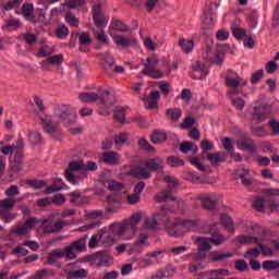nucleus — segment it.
Masks as SVG:
<instances>
[{
  "label": "nucleus",
  "mask_w": 279,
  "mask_h": 279,
  "mask_svg": "<svg viewBox=\"0 0 279 279\" xmlns=\"http://www.w3.org/2000/svg\"><path fill=\"white\" fill-rule=\"evenodd\" d=\"M106 202L107 206L105 207V210L109 215H112V213H117L119 208H121V197L117 195H108Z\"/></svg>",
  "instance_id": "13"
},
{
  "label": "nucleus",
  "mask_w": 279,
  "mask_h": 279,
  "mask_svg": "<svg viewBox=\"0 0 279 279\" xmlns=\"http://www.w3.org/2000/svg\"><path fill=\"white\" fill-rule=\"evenodd\" d=\"M92 12L94 25L96 27H106V25H108V22H106V15L101 11V4L94 5Z\"/></svg>",
  "instance_id": "10"
},
{
  "label": "nucleus",
  "mask_w": 279,
  "mask_h": 279,
  "mask_svg": "<svg viewBox=\"0 0 279 279\" xmlns=\"http://www.w3.org/2000/svg\"><path fill=\"white\" fill-rule=\"evenodd\" d=\"M102 69L107 75H114V57L110 52H105L102 57Z\"/></svg>",
  "instance_id": "15"
},
{
  "label": "nucleus",
  "mask_w": 279,
  "mask_h": 279,
  "mask_svg": "<svg viewBox=\"0 0 279 279\" xmlns=\"http://www.w3.org/2000/svg\"><path fill=\"white\" fill-rule=\"evenodd\" d=\"M163 181L166 182L170 191H173V189H178V186H180V183L178 182V180H175V178L171 175L163 177Z\"/></svg>",
  "instance_id": "47"
},
{
  "label": "nucleus",
  "mask_w": 279,
  "mask_h": 279,
  "mask_svg": "<svg viewBox=\"0 0 279 279\" xmlns=\"http://www.w3.org/2000/svg\"><path fill=\"white\" fill-rule=\"evenodd\" d=\"M182 221L175 220L172 226L167 228V232L169 236H182L184 234V230H182Z\"/></svg>",
  "instance_id": "20"
},
{
  "label": "nucleus",
  "mask_w": 279,
  "mask_h": 279,
  "mask_svg": "<svg viewBox=\"0 0 279 279\" xmlns=\"http://www.w3.org/2000/svg\"><path fill=\"white\" fill-rule=\"evenodd\" d=\"M189 162L193 167H196V169H198V171H203V172L206 171V166H204V163H202V161H199V158H197V157H190L189 158Z\"/></svg>",
  "instance_id": "51"
},
{
  "label": "nucleus",
  "mask_w": 279,
  "mask_h": 279,
  "mask_svg": "<svg viewBox=\"0 0 279 279\" xmlns=\"http://www.w3.org/2000/svg\"><path fill=\"white\" fill-rule=\"evenodd\" d=\"M144 226L148 230H156L158 228V220L156 218H146Z\"/></svg>",
  "instance_id": "61"
},
{
  "label": "nucleus",
  "mask_w": 279,
  "mask_h": 279,
  "mask_svg": "<svg viewBox=\"0 0 279 279\" xmlns=\"http://www.w3.org/2000/svg\"><path fill=\"white\" fill-rule=\"evenodd\" d=\"M147 239H149V235L147 233H140V236L134 242L133 247H143V245L147 243Z\"/></svg>",
  "instance_id": "55"
},
{
  "label": "nucleus",
  "mask_w": 279,
  "mask_h": 279,
  "mask_svg": "<svg viewBox=\"0 0 279 279\" xmlns=\"http://www.w3.org/2000/svg\"><path fill=\"white\" fill-rule=\"evenodd\" d=\"M238 147L242 149V151H250V154H254L256 151L254 141H252L250 137H244L238 142Z\"/></svg>",
  "instance_id": "19"
},
{
  "label": "nucleus",
  "mask_w": 279,
  "mask_h": 279,
  "mask_svg": "<svg viewBox=\"0 0 279 279\" xmlns=\"http://www.w3.org/2000/svg\"><path fill=\"white\" fill-rule=\"evenodd\" d=\"M145 167L146 169H148V171H163L165 159L160 157L149 159L145 162Z\"/></svg>",
  "instance_id": "17"
},
{
  "label": "nucleus",
  "mask_w": 279,
  "mask_h": 279,
  "mask_svg": "<svg viewBox=\"0 0 279 279\" xmlns=\"http://www.w3.org/2000/svg\"><path fill=\"white\" fill-rule=\"evenodd\" d=\"M262 267L265 271H278L279 262L274 259H268L263 262Z\"/></svg>",
  "instance_id": "36"
},
{
  "label": "nucleus",
  "mask_w": 279,
  "mask_h": 279,
  "mask_svg": "<svg viewBox=\"0 0 279 279\" xmlns=\"http://www.w3.org/2000/svg\"><path fill=\"white\" fill-rule=\"evenodd\" d=\"M254 256L255 258H258L260 256V247H252L244 253V258H250Z\"/></svg>",
  "instance_id": "58"
},
{
  "label": "nucleus",
  "mask_w": 279,
  "mask_h": 279,
  "mask_svg": "<svg viewBox=\"0 0 279 279\" xmlns=\"http://www.w3.org/2000/svg\"><path fill=\"white\" fill-rule=\"evenodd\" d=\"M137 145L144 151H148V154H156V148H154L145 137L140 138Z\"/></svg>",
  "instance_id": "38"
},
{
  "label": "nucleus",
  "mask_w": 279,
  "mask_h": 279,
  "mask_svg": "<svg viewBox=\"0 0 279 279\" xmlns=\"http://www.w3.org/2000/svg\"><path fill=\"white\" fill-rule=\"evenodd\" d=\"M236 241L240 245H252L254 243L258 244V238L252 235H239Z\"/></svg>",
  "instance_id": "34"
},
{
  "label": "nucleus",
  "mask_w": 279,
  "mask_h": 279,
  "mask_svg": "<svg viewBox=\"0 0 279 279\" xmlns=\"http://www.w3.org/2000/svg\"><path fill=\"white\" fill-rule=\"evenodd\" d=\"M257 247H259V254H262V256L267 257V256H275L276 253L274 252V248L265 245V244H260V242H257Z\"/></svg>",
  "instance_id": "41"
},
{
  "label": "nucleus",
  "mask_w": 279,
  "mask_h": 279,
  "mask_svg": "<svg viewBox=\"0 0 279 279\" xmlns=\"http://www.w3.org/2000/svg\"><path fill=\"white\" fill-rule=\"evenodd\" d=\"M65 21L66 23H69V25H71V27H80V20H77V17H75V14L68 12L65 14Z\"/></svg>",
  "instance_id": "49"
},
{
  "label": "nucleus",
  "mask_w": 279,
  "mask_h": 279,
  "mask_svg": "<svg viewBox=\"0 0 279 279\" xmlns=\"http://www.w3.org/2000/svg\"><path fill=\"white\" fill-rule=\"evenodd\" d=\"M78 99L83 104H93L95 101H98L99 95L95 92H83L78 95Z\"/></svg>",
  "instance_id": "21"
},
{
  "label": "nucleus",
  "mask_w": 279,
  "mask_h": 279,
  "mask_svg": "<svg viewBox=\"0 0 279 279\" xmlns=\"http://www.w3.org/2000/svg\"><path fill=\"white\" fill-rule=\"evenodd\" d=\"M264 76L265 71L263 69L255 71L251 76V84H258Z\"/></svg>",
  "instance_id": "53"
},
{
  "label": "nucleus",
  "mask_w": 279,
  "mask_h": 279,
  "mask_svg": "<svg viewBox=\"0 0 279 279\" xmlns=\"http://www.w3.org/2000/svg\"><path fill=\"white\" fill-rule=\"evenodd\" d=\"M86 241H88V234L84 235L83 238L73 241L70 243L69 246H66V252L70 256V260H75L77 258V252L78 254L82 252H86Z\"/></svg>",
  "instance_id": "5"
},
{
  "label": "nucleus",
  "mask_w": 279,
  "mask_h": 279,
  "mask_svg": "<svg viewBox=\"0 0 279 279\" xmlns=\"http://www.w3.org/2000/svg\"><path fill=\"white\" fill-rule=\"evenodd\" d=\"M232 34L238 40H243L247 35L245 34V28H239L236 26L232 27Z\"/></svg>",
  "instance_id": "56"
},
{
  "label": "nucleus",
  "mask_w": 279,
  "mask_h": 279,
  "mask_svg": "<svg viewBox=\"0 0 279 279\" xmlns=\"http://www.w3.org/2000/svg\"><path fill=\"white\" fill-rule=\"evenodd\" d=\"M251 132L253 136H256L257 138H265V136H269V132L265 130V126H252Z\"/></svg>",
  "instance_id": "40"
},
{
  "label": "nucleus",
  "mask_w": 279,
  "mask_h": 279,
  "mask_svg": "<svg viewBox=\"0 0 279 279\" xmlns=\"http://www.w3.org/2000/svg\"><path fill=\"white\" fill-rule=\"evenodd\" d=\"M56 36L57 38H66V36H69V27H66L65 25L58 27L56 29Z\"/></svg>",
  "instance_id": "62"
},
{
  "label": "nucleus",
  "mask_w": 279,
  "mask_h": 279,
  "mask_svg": "<svg viewBox=\"0 0 279 279\" xmlns=\"http://www.w3.org/2000/svg\"><path fill=\"white\" fill-rule=\"evenodd\" d=\"M132 175L133 178H137V180H149L151 172H148L145 167H138L132 171Z\"/></svg>",
  "instance_id": "24"
},
{
  "label": "nucleus",
  "mask_w": 279,
  "mask_h": 279,
  "mask_svg": "<svg viewBox=\"0 0 279 279\" xmlns=\"http://www.w3.org/2000/svg\"><path fill=\"white\" fill-rule=\"evenodd\" d=\"M13 234H16L17 236H27V228L25 225H17L13 230Z\"/></svg>",
  "instance_id": "57"
},
{
  "label": "nucleus",
  "mask_w": 279,
  "mask_h": 279,
  "mask_svg": "<svg viewBox=\"0 0 279 279\" xmlns=\"http://www.w3.org/2000/svg\"><path fill=\"white\" fill-rule=\"evenodd\" d=\"M158 58H147L142 71L143 75L153 77V80H160V77H163L165 74L162 71L156 69V66H158Z\"/></svg>",
  "instance_id": "2"
},
{
  "label": "nucleus",
  "mask_w": 279,
  "mask_h": 279,
  "mask_svg": "<svg viewBox=\"0 0 279 279\" xmlns=\"http://www.w3.org/2000/svg\"><path fill=\"white\" fill-rule=\"evenodd\" d=\"M268 126L270 130H272L271 135L272 136H278L279 134V122L276 119H271L268 121Z\"/></svg>",
  "instance_id": "59"
},
{
  "label": "nucleus",
  "mask_w": 279,
  "mask_h": 279,
  "mask_svg": "<svg viewBox=\"0 0 279 279\" xmlns=\"http://www.w3.org/2000/svg\"><path fill=\"white\" fill-rule=\"evenodd\" d=\"M206 75H208V70H206V66L202 65L199 61H196L192 65V80H205Z\"/></svg>",
  "instance_id": "14"
},
{
  "label": "nucleus",
  "mask_w": 279,
  "mask_h": 279,
  "mask_svg": "<svg viewBox=\"0 0 279 279\" xmlns=\"http://www.w3.org/2000/svg\"><path fill=\"white\" fill-rule=\"evenodd\" d=\"M126 142H128V133L125 132L119 133L113 137V143L116 145H125Z\"/></svg>",
  "instance_id": "54"
},
{
  "label": "nucleus",
  "mask_w": 279,
  "mask_h": 279,
  "mask_svg": "<svg viewBox=\"0 0 279 279\" xmlns=\"http://www.w3.org/2000/svg\"><path fill=\"white\" fill-rule=\"evenodd\" d=\"M54 117L64 121L68 125L75 123V113L71 110V107L66 105H59L54 109Z\"/></svg>",
  "instance_id": "4"
},
{
  "label": "nucleus",
  "mask_w": 279,
  "mask_h": 279,
  "mask_svg": "<svg viewBox=\"0 0 279 279\" xmlns=\"http://www.w3.org/2000/svg\"><path fill=\"white\" fill-rule=\"evenodd\" d=\"M150 141L154 145H162V143L167 142V133L162 131H154Z\"/></svg>",
  "instance_id": "26"
},
{
  "label": "nucleus",
  "mask_w": 279,
  "mask_h": 279,
  "mask_svg": "<svg viewBox=\"0 0 279 279\" xmlns=\"http://www.w3.org/2000/svg\"><path fill=\"white\" fill-rule=\"evenodd\" d=\"M14 204H16V199L8 197L0 201V208H4V210H12V208H14Z\"/></svg>",
  "instance_id": "46"
},
{
  "label": "nucleus",
  "mask_w": 279,
  "mask_h": 279,
  "mask_svg": "<svg viewBox=\"0 0 279 279\" xmlns=\"http://www.w3.org/2000/svg\"><path fill=\"white\" fill-rule=\"evenodd\" d=\"M128 230H130V229H128L125 221L114 223L111 226L112 234H114L116 236H122V234H125V232H128Z\"/></svg>",
  "instance_id": "32"
},
{
  "label": "nucleus",
  "mask_w": 279,
  "mask_h": 279,
  "mask_svg": "<svg viewBox=\"0 0 279 279\" xmlns=\"http://www.w3.org/2000/svg\"><path fill=\"white\" fill-rule=\"evenodd\" d=\"M179 149L181 151V154H189V151H191V149H193V142H182L179 146Z\"/></svg>",
  "instance_id": "60"
},
{
  "label": "nucleus",
  "mask_w": 279,
  "mask_h": 279,
  "mask_svg": "<svg viewBox=\"0 0 279 279\" xmlns=\"http://www.w3.org/2000/svg\"><path fill=\"white\" fill-rule=\"evenodd\" d=\"M179 47H181L183 53H191L195 49V41L193 39H179Z\"/></svg>",
  "instance_id": "23"
},
{
  "label": "nucleus",
  "mask_w": 279,
  "mask_h": 279,
  "mask_svg": "<svg viewBox=\"0 0 279 279\" xmlns=\"http://www.w3.org/2000/svg\"><path fill=\"white\" fill-rule=\"evenodd\" d=\"M201 149H203L202 158L208 154V151H213L215 149V145L213 143L208 142V140H204L201 142Z\"/></svg>",
  "instance_id": "48"
},
{
  "label": "nucleus",
  "mask_w": 279,
  "mask_h": 279,
  "mask_svg": "<svg viewBox=\"0 0 279 279\" xmlns=\"http://www.w3.org/2000/svg\"><path fill=\"white\" fill-rule=\"evenodd\" d=\"M64 228V220L54 221L52 225H46L44 227V232L46 234H53L60 232Z\"/></svg>",
  "instance_id": "22"
},
{
  "label": "nucleus",
  "mask_w": 279,
  "mask_h": 279,
  "mask_svg": "<svg viewBox=\"0 0 279 279\" xmlns=\"http://www.w3.org/2000/svg\"><path fill=\"white\" fill-rule=\"evenodd\" d=\"M271 117V105L263 104L253 108L252 121L263 123V121Z\"/></svg>",
  "instance_id": "3"
},
{
  "label": "nucleus",
  "mask_w": 279,
  "mask_h": 279,
  "mask_svg": "<svg viewBox=\"0 0 279 279\" xmlns=\"http://www.w3.org/2000/svg\"><path fill=\"white\" fill-rule=\"evenodd\" d=\"M64 62V56L62 53L49 56L46 60L41 61V69L49 71V66H60Z\"/></svg>",
  "instance_id": "11"
},
{
  "label": "nucleus",
  "mask_w": 279,
  "mask_h": 279,
  "mask_svg": "<svg viewBox=\"0 0 279 279\" xmlns=\"http://www.w3.org/2000/svg\"><path fill=\"white\" fill-rule=\"evenodd\" d=\"M70 278L84 279L88 278V270L81 268L69 272Z\"/></svg>",
  "instance_id": "43"
},
{
  "label": "nucleus",
  "mask_w": 279,
  "mask_h": 279,
  "mask_svg": "<svg viewBox=\"0 0 279 279\" xmlns=\"http://www.w3.org/2000/svg\"><path fill=\"white\" fill-rule=\"evenodd\" d=\"M22 12L26 21H31V22L36 21V16H34V4L24 3L22 7Z\"/></svg>",
  "instance_id": "28"
},
{
  "label": "nucleus",
  "mask_w": 279,
  "mask_h": 279,
  "mask_svg": "<svg viewBox=\"0 0 279 279\" xmlns=\"http://www.w3.org/2000/svg\"><path fill=\"white\" fill-rule=\"evenodd\" d=\"M166 162H167V165H169V167H172V168L184 167L183 159L174 157V156L168 157Z\"/></svg>",
  "instance_id": "44"
},
{
  "label": "nucleus",
  "mask_w": 279,
  "mask_h": 279,
  "mask_svg": "<svg viewBox=\"0 0 279 279\" xmlns=\"http://www.w3.org/2000/svg\"><path fill=\"white\" fill-rule=\"evenodd\" d=\"M235 269L236 271H247L250 266H247V262H245V259H238L235 262Z\"/></svg>",
  "instance_id": "63"
},
{
  "label": "nucleus",
  "mask_w": 279,
  "mask_h": 279,
  "mask_svg": "<svg viewBox=\"0 0 279 279\" xmlns=\"http://www.w3.org/2000/svg\"><path fill=\"white\" fill-rule=\"evenodd\" d=\"M209 241L213 243V245H221L226 242V236H223V234H221L219 231H214L209 238Z\"/></svg>",
  "instance_id": "39"
},
{
  "label": "nucleus",
  "mask_w": 279,
  "mask_h": 279,
  "mask_svg": "<svg viewBox=\"0 0 279 279\" xmlns=\"http://www.w3.org/2000/svg\"><path fill=\"white\" fill-rule=\"evenodd\" d=\"M196 241L199 252H208L209 250H213V246L210 245V238H197Z\"/></svg>",
  "instance_id": "35"
},
{
  "label": "nucleus",
  "mask_w": 279,
  "mask_h": 279,
  "mask_svg": "<svg viewBox=\"0 0 279 279\" xmlns=\"http://www.w3.org/2000/svg\"><path fill=\"white\" fill-rule=\"evenodd\" d=\"M28 140L32 145H40L43 143V135L37 131H31L28 134Z\"/></svg>",
  "instance_id": "42"
},
{
  "label": "nucleus",
  "mask_w": 279,
  "mask_h": 279,
  "mask_svg": "<svg viewBox=\"0 0 279 279\" xmlns=\"http://www.w3.org/2000/svg\"><path fill=\"white\" fill-rule=\"evenodd\" d=\"M10 170L13 173H21L25 167V151L16 150L9 160Z\"/></svg>",
  "instance_id": "6"
},
{
  "label": "nucleus",
  "mask_w": 279,
  "mask_h": 279,
  "mask_svg": "<svg viewBox=\"0 0 279 279\" xmlns=\"http://www.w3.org/2000/svg\"><path fill=\"white\" fill-rule=\"evenodd\" d=\"M232 256H234V253L216 250L209 254V259L211 263H223V260H228V258H232Z\"/></svg>",
  "instance_id": "16"
},
{
  "label": "nucleus",
  "mask_w": 279,
  "mask_h": 279,
  "mask_svg": "<svg viewBox=\"0 0 279 279\" xmlns=\"http://www.w3.org/2000/svg\"><path fill=\"white\" fill-rule=\"evenodd\" d=\"M92 260L97 265V267H110L114 263V258L108 251H98L92 255Z\"/></svg>",
  "instance_id": "9"
},
{
  "label": "nucleus",
  "mask_w": 279,
  "mask_h": 279,
  "mask_svg": "<svg viewBox=\"0 0 279 279\" xmlns=\"http://www.w3.org/2000/svg\"><path fill=\"white\" fill-rule=\"evenodd\" d=\"M205 158L210 162V165H213V167H217L219 163L226 162V160H228V156L222 151L208 153Z\"/></svg>",
  "instance_id": "18"
},
{
  "label": "nucleus",
  "mask_w": 279,
  "mask_h": 279,
  "mask_svg": "<svg viewBox=\"0 0 279 279\" xmlns=\"http://www.w3.org/2000/svg\"><path fill=\"white\" fill-rule=\"evenodd\" d=\"M196 199L201 202L202 208L208 213H217L219 210V202H221L222 196L219 193H205L199 194Z\"/></svg>",
  "instance_id": "1"
},
{
  "label": "nucleus",
  "mask_w": 279,
  "mask_h": 279,
  "mask_svg": "<svg viewBox=\"0 0 279 279\" xmlns=\"http://www.w3.org/2000/svg\"><path fill=\"white\" fill-rule=\"evenodd\" d=\"M113 43L122 49H128V47L132 45V40L130 38H125L123 35L113 36Z\"/></svg>",
  "instance_id": "33"
},
{
  "label": "nucleus",
  "mask_w": 279,
  "mask_h": 279,
  "mask_svg": "<svg viewBox=\"0 0 279 279\" xmlns=\"http://www.w3.org/2000/svg\"><path fill=\"white\" fill-rule=\"evenodd\" d=\"M125 110H128V108L125 107H116L113 110V119L114 121H117V123H121L123 125V123H125Z\"/></svg>",
  "instance_id": "30"
},
{
  "label": "nucleus",
  "mask_w": 279,
  "mask_h": 279,
  "mask_svg": "<svg viewBox=\"0 0 279 279\" xmlns=\"http://www.w3.org/2000/svg\"><path fill=\"white\" fill-rule=\"evenodd\" d=\"M24 40L26 43V45H36V43H38V37H36V35L32 34V33H26L24 35Z\"/></svg>",
  "instance_id": "64"
},
{
  "label": "nucleus",
  "mask_w": 279,
  "mask_h": 279,
  "mask_svg": "<svg viewBox=\"0 0 279 279\" xmlns=\"http://www.w3.org/2000/svg\"><path fill=\"white\" fill-rule=\"evenodd\" d=\"M110 29H113L114 32H130L128 25H125L121 20H113L111 22Z\"/></svg>",
  "instance_id": "37"
},
{
  "label": "nucleus",
  "mask_w": 279,
  "mask_h": 279,
  "mask_svg": "<svg viewBox=\"0 0 279 279\" xmlns=\"http://www.w3.org/2000/svg\"><path fill=\"white\" fill-rule=\"evenodd\" d=\"M100 235H102L100 239V243H102V245H112V243H114V236H112V234L108 232H100Z\"/></svg>",
  "instance_id": "52"
},
{
  "label": "nucleus",
  "mask_w": 279,
  "mask_h": 279,
  "mask_svg": "<svg viewBox=\"0 0 279 279\" xmlns=\"http://www.w3.org/2000/svg\"><path fill=\"white\" fill-rule=\"evenodd\" d=\"M166 117L170 119V121H173L174 123H178L180 121V118L182 117V109L180 108H170L166 110Z\"/></svg>",
  "instance_id": "29"
},
{
  "label": "nucleus",
  "mask_w": 279,
  "mask_h": 279,
  "mask_svg": "<svg viewBox=\"0 0 279 279\" xmlns=\"http://www.w3.org/2000/svg\"><path fill=\"white\" fill-rule=\"evenodd\" d=\"M40 121L44 131L52 138H56V141H60L62 132L60 131V128H58V124H53V121L49 118H40Z\"/></svg>",
  "instance_id": "8"
},
{
  "label": "nucleus",
  "mask_w": 279,
  "mask_h": 279,
  "mask_svg": "<svg viewBox=\"0 0 279 279\" xmlns=\"http://www.w3.org/2000/svg\"><path fill=\"white\" fill-rule=\"evenodd\" d=\"M98 93V99L105 108H110V106H114V104H117V98L114 97V94L110 93V90L99 88Z\"/></svg>",
  "instance_id": "12"
},
{
  "label": "nucleus",
  "mask_w": 279,
  "mask_h": 279,
  "mask_svg": "<svg viewBox=\"0 0 279 279\" xmlns=\"http://www.w3.org/2000/svg\"><path fill=\"white\" fill-rule=\"evenodd\" d=\"M220 223L228 230L229 232H234V221L232 220V217L228 214H222L220 216Z\"/></svg>",
  "instance_id": "27"
},
{
  "label": "nucleus",
  "mask_w": 279,
  "mask_h": 279,
  "mask_svg": "<svg viewBox=\"0 0 279 279\" xmlns=\"http://www.w3.org/2000/svg\"><path fill=\"white\" fill-rule=\"evenodd\" d=\"M102 162H106V165H117V162H119V153L117 151L104 153Z\"/></svg>",
  "instance_id": "25"
},
{
  "label": "nucleus",
  "mask_w": 279,
  "mask_h": 279,
  "mask_svg": "<svg viewBox=\"0 0 279 279\" xmlns=\"http://www.w3.org/2000/svg\"><path fill=\"white\" fill-rule=\"evenodd\" d=\"M104 235H100V232H98L97 234L93 235L89 241H88V247L90 250H95V247H97V245H99V242L101 243V238Z\"/></svg>",
  "instance_id": "50"
},
{
  "label": "nucleus",
  "mask_w": 279,
  "mask_h": 279,
  "mask_svg": "<svg viewBox=\"0 0 279 279\" xmlns=\"http://www.w3.org/2000/svg\"><path fill=\"white\" fill-rule=\"evenodd\" d=\"M124 223L129 230H132V232H135L136 227L138 226V223H141V215L140 214L132 215L130 220H124Z\"/></svg>",
  "instance_id": "31"
},
{
  "label": "nucleus",
  "mask_w": 279,
  "mask_h": 279,
  "mask_svg": "<svg viewBox=\"0 0 279 279\" xmlns=\"http://www.w3.org/2000/svg\"><path fill=\"white\" fill-rule=\"evenodd\" d=\"M75 171H84V161H70L69 168L64 172L65 180L74 185L80 184V180L73 174Z\"/></svg>",
  "instance_id": "7"
},
{
  "label": "nucleus",
  "mask_w": 279,
  "mask_h": 279,
  "mask_svg": "<svg viewBox=\"0 0 279 279\" xmlns=\"http://www.w3.org/2000/svg\"><path fill=\"white\" fill-rule=\"evenodd\" d=\"M203 58L205 62H209V64H215V52H213L210 46H206Z\"/></svg>",
  "instance_id": "45"
}]
</instances>
